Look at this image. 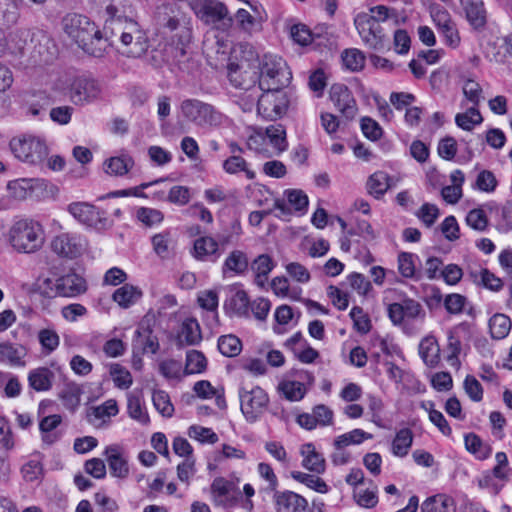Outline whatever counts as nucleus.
<instances>
[{
    "label": "nucleus",
    "mask_w": 512,
    "mask_h": 512,
    "mask_svg": "<svg viewBox=\"0 0 512 512\" xmlns=\"http://www.w3.org/2000/svg\"><path fill=\"white\" fill-rule=\"evenodd\" d=\"M417 256L413 253L401 252L398 255V270L405 278H414L416 276L415 259Z\"/></svg>",
    "instance_id": "6e6d98bb"
},
{
    "label": "nucleus",
    "mask_w": 512,
    "mask_h": 512,
    "mask_svg": "<svg viewBox=\"0 0 512 512\" xmlns=\"http://www.w3.org/2000/svg\"><path fill=\"white\" fill-rule=\"evenodd\" d=\"M249 267L247 254L242 250H232L223 263V273L232 272L236 275H243Z\"/></svg>",
    "instance_id": "393cba45"
},
{
    "label": "nucleus",
    "mask_w": 512,
    "mask_h": 512,
    "mask_svg": "<svg viewBox=\"0 0 512 512\" xmlns=\"http://www.w3.org/2000/svg\"><path fill=\"white\" fill-rule=\"evenodd\" d=\"M219 351L227 357L237 356L242 350V343L235 335H223L218 339Z\"/></svg>",
    "instance_id": "49530a36"
},
{
    "label": "nucleus",
    "mask_w": 512,
    "mask_h": 512,
    "mask_svg": "<svg viewBox=\"0 0 512 512\" xmlns=\"http://www.w3.org/2000/svg\"><path fill=\"white\" fill-rule=\"evenodd\" d=\"M137 218L147 227H152L163 221V213L160 210L141 207L137 210Z\"/></svg>",
    "instance_id": "bf43d9fd"
},
{
    "label": "nucleus",
    "mask_w": 512,
    "mask_h": 512,
    "mask_svg": "<svg viewBox=\"0 0 512 512\" xmlns=\"http://www.w3.org/2000/svg\"><path fill=\"white\" fill-rule=\"evenodd\" d=\"M28 349L8 340L0 341V363L10 367H25Z\"/></svg>",
    "instance_id": "dca6fc26"
},
{
    "label": "nucleus",
    "mask_w": 512,
    "mask_h": 512,
    "mask_svg": "<svg viewBox=\"0 0 512 512\" xmlns=\"http://www.w3.org/2000/svg\"><path fill=\"white\" fill-rule=\"evenodd\" d=\"M207 361L204 354L197 350L187 352L185 373L196 374L202 373L206 369Z\"/></svg>",
    "instance_id": "09e8293b"
},
{
    "label": "nucleus",
    "mask_w": 512,
    "mask_h": 512,
    "mask_svg": "<svg viewBox=\"0 0 512 512\" xmlns=\"http://www.w3.org/2000/svg\"><path fill=\"white\" fill-rule=\"evenodd\" d=\"M278 389L287 400L292 402L301 400L307 392L301 381H283L279 384Z\"/></svg>",
    "instance_id": "37998d69"
},
{
    "label": "nucleus",
    "mask_w": 512,
    "mask_h": 512,
    "mask_svg": "<svg viewBox=\"0 0 512 512\" xmlns=\"http://www.w3.org/2000/svg\"><path fill=\"white\" fill-rule=\"evenodd\" d=\"M51 250L60 257L75 259L86 250V239L73 232H63L51 240Z\"/></svg>",
    "instance_id": "9b49d317"
},
{
    "label": "nucleus",
    "mask_w": 512,
    "mask_h": 512,
    "mask_svg": "<svg viewBox=\"0 0 512 512\" xmlns=\"http://www.w3.org/2000/svg\"><path fill=\"white\" fill-rule=\"evenodd\" d=\"M224 308L227 312L237 316L249 315V298L245 291H236L229 299L226 300Z\"/></svg>",
    "instance_id": "c756f323"
},
{
    "label": "nucleus",
    "mask_w": 512,
    "mask_h": 512,
    "mask_svg": "<svg viewBox=\"0 0 512 512\" xmlns=\"http://www.w3.org/2000/svg\"><path fill=\"white\" fill-rule=\"evenodd\" d=\"M44 240L43 227L31 219L16 221L8 232V241L18 253H35L42 248Z\"/></svg>",
    "instance_id": "7ed1b4c3"
},
{
    "label": "nucleus",
    "mask_w": 512,
    "mask_h": 512,
    "mask_svg": "<svg viewBox=\"0 0 512 512\" xmlns=\"http://www.w3.org/2000/svg\"><path fill=\"white\" fill-rule=\"evenodd\" d=\"M152 400L154 407L162 416L171 417L173 415L174 407L170 401L169 395L165 391H154Z\"/></svg>",
    "instance_id": "5fc2aeb1"
},
{
    "label": "nucleus",
    "mask_w": 512,
    "mask_h": 512,
    "mask_svg": "<svg viewBox=\"0 0 512 512\" xmlns=\"http://www.w3.org/2000/svg\"><path fill=\"white\" fill-rule=\"evenodd\" d=\"M62 423V417L58 414L43 417L39 422L41 440L44 445L51 446L60 440L62 434L56 429Z\"/></svg>",
    "instance_id": "aec40b11"
},
{
    "label": "nucleus",
    "mask_w": 512,
    "mask_h": 512,
    "mask_svg": "<svg viewBox=\"0 0 512 512\" xmlns=\"http://www.w3.org/2000/svg\"><path fill=\"white\" fill-rule=\"evenodd\" d=\"M465 447L466 449L475 454L479 459H486L491 453L490 447L483 445L480 437L474 433L465 435Z\"/></svg>",
    "instance_id": "3c124183"
},
{
    "label": "nucleus",
    "mask_w": 512,
    "mask_h": 512,
    "mask_svg": "<svg viewBox=\"0 0 512 512\" xmlns=\"http://www.w3.org/2000/svg\"><path fill=\"white\" fill-rule=\"evenodd\" d=\"M65 33L87 54L102 57L108 49L102 31L88 17L71 13L63 18Z\"/></svg>",
    "instance_id": "f257e3e1"
},
{
    "label": "nucleus",
    "mask_w": 512,
    "mask_h": 512,
    "mask_svg": "<svg viewBox=\"0 0 512 512\" xmlns=\"http://www.w3.org/2000/svg\"><path fill=\"white\" fill-rule=\"evenodd\" d=\"M68 212L80 223L95 228L97 230H104L109 227L108 218L105 212L100 211L94 205L86 202H74L68 205Z\"/></svg>",
    "instance_id": "ddd939ff"
},
{
    "label": "nucleus",
    "mask_w": 512,
    "mask_h": 512,
    "mask_svg": "<svg viewBox=\"0 0 512 512\" xmlns=\"http://www.w3.org/2000/svg\"><path fill=\"white\" fill-rule=\"evenodd\" d=\"M330 99L346 119H353L356 116V101L347 86L343 84L332 85Z\"/></svg>",
    "instance_id": "2eb2a0df"
},
{
    "label": "nucleus",
    "mask_w": 512,
    "mask_h": 512,
    "mask_svg": "<svg viewBox=\"0 0 512 512\" xmlns=\"http://www.w3.org/2000/svg\"><path fill=\"white\" fill-rule=\"evenodd\" d=\"M238 394L240 399V408L245 419L250 423L257 421L268 406V394L259 386L251 388L241 386Z\"/></svg>",
    "instance_id": "1a4fd4ad"
},
{
    "label": "nucleus",
    "mask_w": 512,
    "mask_h": 512,
    "mask_svg": "<svg viewBox=\"0 0 512 512\" xmlns=\"http://www.w3.org/2000/svg\"><path fill=\"white\" fill-rule=\"evenodd\" d=\"M179 10L173 3H162L156 8L154 20L159 29L170 32L179 27Z\"/></svg>",
    "instance_id": "6ab92c4d"
},
{
    "label": "nucleus",
    "mask_w": 512,
    "mask_h": 512,
    "mask_svg": "<svg viewBox=\"0 0 512 512\" xmlns=\"http://www.w3.org/2000/svg\"><path fill=\"white\" fill-rule=\"evenodd\" d=\"M135 343L142 346L143 353L151 352L155 354L159 349V342L156 336L152 335L149 328L138 329L136 331Z\"/></svg>",
    "instance_id": "603ef678"
},
{
    "label": "nucleus",
    "mask_w": 512,
    "mask_h": 512,
    "mask_svg": "<svg viewBox=\"0 0 512 512\" xmlns=\"http://www.w3.org/2000/svg\"><path fill=\"white\" fill-rule=\"evenodd\" d=\"M419 353L426 365L435 367L439 363L440 348L434 337H426L420 342Z\"/></svg>",
    "instance_id": "7c9ffc66"
},
{
    "label": "nucleus",
    "mask_w": 512,
    "mask_h": 512,
    "mask_svg": "<svg viewBox=\"0 0 512 512\" xmlns=\"http://www.w3.org/2000/svg\"><path fill=\"white\" fill-rule=\"evenodd\" d=\"M288 203L294 208L295 211L305 212L308 207L307 195L297 189H289L285 191Z\"/></svg>",
    "instance_id": "0e129e2a"
},
{
    "label": "nucleus",
    "mask_w": 512,
    "mask_h": 512,
    "mask_svg": "<svg viewBox=\"0 0 512 512\" xmlns=\"http://www.w3.org/2000/svg\"><path fill=\"white\" fill-rule=\"evenodd\" d=\"M21 473L23 478L27 482H33L42 476L43 473V466L40 459H31L28 462H26L22 468Z\"/></svg>",
    "instance_id": "e2e57ef3"
},
{
    "label": "nucleus",
    "mask_w": 512,
    "mask_h": 512,
    "mask_svg": "<svg viewBox=\"0 0 512 512\" xmlns=\"http://www.w3.org/2000/svg\"><path fill=\"white\" fill-rule=\"evenodd\" d=\"M511 327L512 322L505 314L497 313L489 320L491 336L497 340L504 339L509 334Z\"/></svg>",
    "instance_id": "4c0bfd02"
},
{
    "label": "nucleus",
    "mask_w": 512,
    "mask_h": 512,
    "mask_svg": "<svg viewBox=\"0 0 512 512\" xmlns=\"http://www.w3.org/2000/svg\"><path fill=\"white\" fill-rule=\"evenodd\" d=\"M342 61L347 69L356 72L364 68L365 56L359 49H346L342 53Z\"/></svg>",
    "instance_id": "de8ad7c7"
},
{
    "label": "nucleus",
    "mask_w": 512,
    "mask_h": 512,
    "mask_svg": "<svg viewBox=\"0 0 512 512\" xmlns=\"http://www.w3.org/2000/svg\"><path fill=\"white\" fill-rule=\"evenodd\" d=\"M81 394L82 389L77 384H67L60 392V399L63 406L70 411H75L80 404Z\"/></svg>",
    "instance_id": "79ce46f5"
},
{
    "label": "nucleus",
    "mask_w": 512,
    "mask_h": 512,
    "mask_svg": "<svg viewBox=\"0 0 512 512\" xmlns=\"http://www.w3.org/2000/svg\"><path fill=\"white\" fill-rule=\"evenodd\" d=\"M237 65L231 64L229 66V78L235 87L242 89H249L256 80L259 82L260 89H275L276 87H285L289 84L292 75L289 71L286 62L276 55H264L260 63V76H256L251 81V84L245 85L237 79Z\"/></svg>",
    "instance_id": "f03ea898"
},
{
    "label": "nucleus",
    "mask_w": 512,
    "mask_h": 512,
    "mask_svg": "<svg viewBox=\"0 0 512 512\" xmlns=\"http://www.w3.org/2000/svg\"><path fill=\"white\" fill-rule=\"evenodd\" d=\"M118 405L116 400L109 399L105 401L103 404L92 407L90 412L88 413V421L96 426H98L97 421L105 422V419H109L112 416L118 414Z\"/></svg>",
    "instance_id": "2f4dec72"
},
{
    "label": "nucleus",
    "mask_w": 512,
    "mask_h": 512,
    "mask_svg": "<svg viewBox=\"0 0 512 512\" xmlns=\"http://www.w3.org/2000/svg\"><path fill=\"white\" fill-rule=\"evenodd\" d=\"M422 512H456V504L452 497L446 494H436L428 497L421 505Z\"/></svg>",
    "instance_id": "5701e85b"
},
{
    "label": "nucleus",
    "mask_w": 512,
    "mask_h": 512,
    "mask_svg": "<svg viewBox=\"0 0 512 512\" xmlns=\"http://www.w3.org/2000/svg\"><path fill=\"white\" fill-rule=\"evenodd\" d=\"M463 5L470 25L475 29L483 28L487 21L483 2L480 0H465Z\"/></svg>",
    "instance_id": "b1692460"
},
{
    "label": "nucleus",
    "mask_w": 512,
    "mask_h": 512,
    "mask_svg": "<svg viewBox=\"0 0 512 512\" xmlns=\"http://www.w3.org/2000/svg\"><path fill=\"white\" fill-rule=\"evenodd\" d=\"M372 437V434L367 433L362 429H354L336 437L334 440V447L336 450H343L347 446L359 445L365 440L372 439Z\"/></svg>",
    "instance_id": "e433bc0d"
},
{
    "label": "nucleus",
    "mask_w": 512,
    "mask_h": 512,
    "mask_svg": "<svg viewBox=\"0 0 512 512\" xmlns=\"http://www.w3.org/2000/svg\"><path fill=\"white\" fill-rule=\"evenodd\" d=\"M367 191L376 199L382 197L389 189V176L386 172L377 171L373 173L367 180Z\"/></svg>",
    "instance_id": "f704fd0d"
},
{
    "label": "nucleus",
    "mask_w": 512,
    "mask_h": 512,
    "mask_svg": "<svg viewBox=\"0 0 512 512\" xmlns=\"http://www.w3.org/2000/svg\"><path fill=\"white\" fill-rule=\"evenodd\" d=\"M350 317L354 322L355 328L363 333L366 334L371 329V322L368 316L364 313L363 309L358 306H354L350 311Z\"/></svg>",
    "instance_id": "338daca9"
},
{
    "label": "nucleus",
    "mask_w": 512,
    "mask_h": 512,
    "mask_svg": "<svg viewBox=\"0 0 512 512\" xmlns=\"http://www.w3.org/2000/svg\"><path fill=\"white\" fill-rule=\"evenodd\" d=\"M100 93L99 83L90 77H76L69 85V98L75 105L90 103L96 100Z\"/></svg>",
    "instance_id": "4468645a"
},
{
    "label": "nucleus",
    "mask_w": 512,
    "mask_h": 512,
    "mask_svg": "<svg viewBox=\"0 0 512 512\" xmlns=\"http://www.w3.org/2000/svg\"><path fill=\"white\" fill-rule=\"evenodd\" d=\"M106 455L111 474L117 478H126L129 473L128 463L119 453L118 448L116 446L108 447L106 449Z\"/></svg>",
    "instance_id": "a878e982"
},
{
    "label": "nucleus",
    "mask_w": 512,
    "mask_h": 512,
    "mask_svg": "<svg viewBox=\"0 0 512 512\" xmlns=\"http://www.w3.org/2000/svg\"><path fill=\"white\" fill-rule=\"evenodd\" d=\"M39 290L42 295L48 298H74L87 291V283L81 275L69 271L54 278H45L39 284Z\"/></svg>",
    "instance_id": "20e7f679"
},
{
    "label": "nucleus",
    "mask_w": 512,
    "mask_h": 512,
    "mask_svg": "<svg viewBox=\"0 0 512 512\" xmlns=\"http://www.w3.org/2000/svg\"><path fill=\"white\" fill-rule=\"evenodd\" d=\"M413 443V433L409 428L400 429L393 441L391 451L397 457H404L408 454Z\"/></svg>",
    "instance_id": "c9c22d12"
},
{
    "label": "nucleus",
    "mask_w": 512,
    "mask_h": 512,
    "mask_svg": "<svg viewBox=\"0 0 512 512\" xmlns=\"http://www.w3.org/2000/svg\"><path fill=\"white\" fill-rule=\"evenodd\" d=\"M291 477L319 493H327V484L318 476L303 473L300 471L291 472Z\"/></svg>",
    "instance_id": "a18cd8bd"
},
{
    "label": "nucleus",
    "mask_w": 512,
    "mask_h": 512,
    "mask_svg": "<svg viewBox=\"0 0 512 512\" xmlns=\"http://www.w3.org/2000/svg\"><path fill=\"white\" fill-rule=\"evenodd\" d=\"M274 502L277 512H307L308 501L293 491H276Z\"/></svg>",
    "instance_id": "f3484780"
},
{
    "label": "nucleus",
    "mask_w": 512,
    "mask_h": 512,
    "mask_svg": "<svg viewBox=\"0 0 512 512\" xmlns=\"http://www.w3.org/2000/svg\"><path fill=\"white\" fill-rule=\"evenodd\" d=\"M354 24L361 39L368 48L376 51L385 49V34L379 23L368 17L366 13H360L355 17Z\"/></svg>",
    "instance_id": "9d476101"
},
{
    "label": "nucleus",
    "mask_w": 512,
    "mask_h": 512,
    "mask_svg": "<svg viewBox=\"0 0 512 512\" xmlns=\"http://www.w3.org/2000/svg\"><path fill=\"white\" fill-rule=\"evenodd\" d=\"M180 339L187 345H197L202 339L201 329L198 321L194 318H188L181 325Z\"/></svg>",
    "instance_id": "58836bf2"
},
{
    "label": "nucleus",
    "mask_w": 512,
    "mask_h": 512,
    "mask_svg": "<svg viewBox=\"0 0 512 512\" xmlns=\"http://www.w3.org/2000/svg\"><path fill=\"white\" fill-rule=\"evenodd\" d=\"M141 296L142 292L137 287L130 284H124L115 290L112 298L122 308H128L133 305Z\"/></svg>",
    "instance_id": "473e14b6"
},
{
    "label": "nucleus",
    "mask_w": 512,
    "mask_h": 512,
    "mask_svg": "<svg viewBox=\"0 0 512 512\" xmlns=\"http://www.w3.org/2000/svg\"><path fill=\"white\" fill-rule=\"evenodd\" d=\"M9 147L18 160L34 166L42 164L49 154L45 141L34 135L14 137Z\"/></svg>",
    "instance_id": "39448f33"
},
{
    "label": "nucleus",
    "mask_w": 512,
    "mask_h": 512,
    "mask_svg": "<svg viewBox=\"0 0 512 512\" xmlns=\"http://www.w3.org/2000/svg\"><path fill=\"white\" fill-rule=\"evenodd\" d=\"M483 122V117L477 107H470L455 116V123L463 130L471 131Z\"/></svg>",
    "instance_id": "ea45409f"
},
{
    "label": "nucleus",
    "mask_w": 512,
    "mask_h": 512,
    "mask_svg": "<svg viewBox=\"0 0 512 512\" xmlns=\"http://www.w3.org/2000/svg\"><path fill=\"white\" fill-rule=\"evenodd\" d=\"M482 88L478 82L473 79H466L463 84V94L468 101H470L473 106L477 107L481 100L482 96Z\"/></svg>",
    "instance_id": "13d9d810"
},
{
    "label": "nucleus",
    "mask_w": 512,
    "mask_h": 512,
    "mask_svg": "<svg viewBox=\"0 0 512 512\" xmlns=\"http://www.w3.org/2000/svg\"><path fill=\"white\" fill-rule=\"evenodd\" d=\"M38 340L44 350L48 353L54 351L60 343L57 332L53 329H42L38 333Z\"/></svg>",
    "instance_id": "052dcab7"
},
{
    "label": "nucleus",
    "mask_w": 512,
    "mask_h": 512,
    "mask_svg": "<svg viewBox=\"0 0 512 512\" xmlns=\"http://www.w3.org/2000/svg\"><path fill=\"white\" fill-rule=\"evenodd\" d=\"M191 7L198 18L220 31H227L233 23L228 9L217 0H192Z\"/></svg>",
    "instance_id": "0eeeda50"
},
{
    "label": "nucleus",
    "mask_w": 512,
    "mask_h": 512,
    "mask_svg": "<svg viewBox=\"0 0 512 512\" xmlns=\"http://www.w3.org/2000/svg\"><path fill=\"white\" fill-rule=\"evenodd\" d=\"M110 374L113 377V380L117 387L127 389L132 385V376L130 372L121 365H112Z\"/></svg>",
    "instance_id": "69168bd1"
},
{
    "label": "nucleus",
    "mask_w": 512,
    "mask_h": 512,
    "mask_svg": "<svg viewBox=\"0 0 512 512\" xmlns=\"http://www.w3.org/2000/svg\"><path fill=\"white\" fill-rule=\"evenodd\" d=\"M266 135L278 152H283L287 149L286 132L281 124L270 125L267 127Z\"/></svg>",
    "instance_id": "864d4df0"
},
{
    "label": "nucleus",
    "mask_w": 512,
    "mask_h": 512,
    "mask_svg": "<svg viewBox=\"0 0 512 512\" xmlns=\"http://www.w3.org/2000/svg\"><path fill=\"white\" fill-rule=\"evenodd\" d=\"M174 56L173 61L183 72L191 73L197 67L198 63L193 57L187 54L184 46H176L173 48Z\"/></svg>",
    "instance_id": "8fccbe9b"
},
{
    "label": "nucleus",
    "mask_w": 512,
    "mask_h": 512,
    "mask_svg": "<svg viewBox=\"0 0 512 512\" xmlns=\"http://www.w3.org/2000/svg\"><path fill=\"white\" fill-rule=\"evenodd\" d=\"M105 172L113 176H123L127 174L134 166L133 158L128 154L111 157L104 163Z\"/></svg>",
    "instance_id": "c85d7f7f"
},
{
    "label": "nucleus",
    "mask_w": 512,
    "mask_h": 512,
    "mask_svg": "<svg viewBox=\"0 0 512 512\" xmlns=\"http://www.w3.org/2000/svg\"><path fill=\"white\" fill-rule=\"evenodd\" d=\"M466 223L474 230L484 231L488 226V218L483 209L477 208L469 211Z\"/></svg>",
    "instance_id": "680f3d73"
},
{
    "label": "nucleus",
    "mask_w": 512,
    "mask_h": 512,
    "mask_svg": "<svg viewBox=\"0 0 512 512\" xmlns=\"http://www.w3.org/2000/svg\"><path fill=\"white\" fill-rule=\"evenodd\" d=\"M54 378V372L48 367H38L28 373L29 386L37 392L50 390Z\"/></svg>",
    "instance_id": "412c9836"
},
{
    "label": "nucleus",
    "mask_w": 512,
    "mask_h": 512,
    "mask_svg": "<svg viewBox=\"0 0 512 512\" xmlns=\"http://www.w3.org/2000/svg\"><path fill=\"white\" fill-rule=\"evenodd\" d=\"M127 22H134V20L127 17L106 19L102 34L103 38L107 39L108 48L114 45L115 38L120 39L122 33L126 30Z\"/></svg>",
    "instance_id": "cd10ccee"
},
{
    "label": "nucleus",
    "mask_w": 512,
    "mask_h": 512,
    "mask_svg": "<svg viewBox=\"0 0 512 512\" xmlns=\"http://www.w3.org/2000/svg\"><path fill=\"white\" fill-rule=\"evenodd\" d=\"M42 180L36 178H22L8 183L11 194L18 199H25L31 195L35 187L39 186Z\"/></svg>",
    "instance_id": "72a5a7b5"
},
{
    "label": "nucleus",
    "mask_w": 512,
    "mask_h": 512,
    "mask_svg": "<svg viewBox=\"0 0 512 512\" xmlns=\"http://www.w3.org/2000/svg\"><path fill=\"white\" fill-rule=\"evenodd\" d=\"M192 255L199 261L215 263L221 257L222 250L214 238L203 236L194 241Z\"/></svg>",
    "instance_id": "a211bd4d"
},
{
    "label": "nucleus",
    "mask_w": 512,
    "mask_h": 512,
    "mask_svg": "<svg viewBox=\"0 0 512 512\" xmlns=\"http://www.w3.org/2000/svg\"><path fill=\"white\" fill-rule=\"evenodd\" d=\"M223 169L228 174L244 172L247 179L253 180L255 172L248 167V163L239 155H232L223 162Z\"/></svg>",
    "instance_id": "a19ab883"
},
{
    "label": "nucleus",
    "mask_w": 512,
    "mask_h": 512,
    "mask_svg": "<svg viewBox=\"0 0 512 512\" xmlns=\"http://www.w3.org/2000/svg\"><path fill=\"white\" fill-rule=\"evenodd\" d=\"M180 108L188 121L200 127H217L226 120V117L212 105L197 99L184 100Z\"/></svg>",
    "instance_id": "423d86ee"
},
{
    "label": "nucleus",
    "mask_w": 512,
    "mask_h": 512,
    "mask_svg": "<svg viewBox=\"0 0 512 512\" xmlns=\"http://www.w3.org/2000/svg\"><path fill=\"white\" fill-rule=\"evenodd\" d=\"M283 88L261 89L263 93L258 99L257 112L264 119L274 121L286 114L289 99Z\"/></svg>",
    "instance_id": "6e6552de"
},
{
    "label": "nucleus",
    "mask_w": 512,
    "mask_h": 512,
    "mask_svg": "<svg viewBox=\"0 0 512 512\" xmlns=\"http://www.w3.org/2000/svg\"><path fill=\"white\" fill-rule=\"evenodd\" d=\"M190 438L196 439L201 443L214 444L218 441V435L211 429L199 425H192L188 429Z\"/></svg>",
    "instance_id": "4d7b16f0"
},
{
    "label": "nucleus",
    "mask_w": 512,
    "mask_h": 512,
    "mask_svg": "<svg viewBox=\"0 0 512 512\" xmlns=\"http://www.w3.org/2000/svg\"><path fill=\"white\" fill-rule=\"evenodd\" d=\"M302 465L309 471L321 474L325 471V459L318 453L312 443L304 444L301 448Z\"/></svg>",
    "instance_id": "4be33fe9"
},
{
    "label": "nucleus",
    "mask_w": 512,
    "mask_h": 512,
    "mask_svg": "<svg viewBox=\"0 0 512 512\" xmlns=\"http://www.w3.org/2000/svg\"><path fill=\"white\" fill-rule=\"evenodd\" d=\"M274 266L275 263L268 254H261L253 260L251 269L255 273V283L258 286L263 287L265 285Z\"/></svg>",
    "instance_id": "bb28decb"
},
{
    "label": "nucleus",
    "mask_w": 512,
    "mask_h": 512,
    "mask_svg": "<svg viewBox=\"0 0 512 512\" xmlns=\"http://www.w3.org/2000/svg\"><path fill=\"white\" fill-rule=\"evenodd\" d=\"M388 317L394 325L403 326L407 331V323L415 319H424L425 311L422 305L411 298H406L402 302L389 304L387 307Z\"/></svg>",
    "instance_id": "f8f14e48"
},
{
    "label": "nucleus",
    "mask_w": 512,
    "mask_h": 512,
    "mask_svg": "<svg viewBox=\"0 0 512 512\" xmlns=\"http://www.w3.org/2000/svg\"><path fill=\"white\" fill-rule=\"evenodd\" d=\"M127 411L129 416L137 422L146 425L149 423V415L143 406L141 399L135 395H129L127 398Z\"/></svg>",
    "instance_id": "c03bdc74"
},
{
    "label": "nucleus",
    "mask_w": 512,
    "mask_h": 512,
    "mask_svg": "<svg viewBox=\"0 0 512 512\" xmlns=\"http://www.w3.org/2000/svg\"><path fill=\"white\" fill-rule=\"evenodd\" d=\"M416 216L427 226L431 227L439 216V209L436 205L425 203L417 211Z\"/></svg>",
    "instance_id": "774afa93"
}]
</instances>
